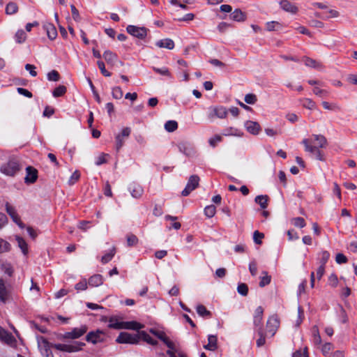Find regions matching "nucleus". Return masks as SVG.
<instances>
[{
  "label": "nucleus",
  "mask_w": 357,
  "mask_h": 357,
  "mask_svg": "<svg viewBox=\"0 0 357 357\" xmlns=\"http://www.w3.org/2000/svg\"><path fill=\"white\" fill-rule=\"evenodd\" d=\"M322 105L325 109L328 110H340V107L338 105L335 103H329L328 102L324 101L322 102Z\"/></svg>",
  "instance_id": "48"
},
{
  "label": "nucleus",
  "mask_w": 357,
  "mask_h": 357,
  "mask_svg": "<svg viewBox=\"0 0 357 357\" xmlns=\"http://www.w3.org/2000/svg\"><path fill=\"white\" fill-rule=\"evenodd\" d=\"M178 148L180 152L185 154L186 156L191 157L195 153V149L191 145L186 142H181L178 144Z\"/></svg>",
  "instance_id": "13"
},
{
  "label": "nucleus",
  "mask_w": 357,
  "mask_h": 357,
  "mask_svg": "<svg viewBox=\"0 0 357 357\" xmlns=\"http://www.w3.org/2000/svg\"><path fill=\"white\" fill-rule=\"evenodd\" d=\"M266 28L268 31H278L281 29L282 25L278 22L272 21L266 23Z\"/></svg>",
  "instance_id": "28"
},
{
  "label": "nucleus",
  "mask_w": 357,
  "mask_h": 357,
  "mask_svg": "<svg viewBox=\"0 0 357 357\" xmlns=\"http://www.w3.org/2000/svg\"><path fill=\"white\" fill-rule=\"evenodd\" d=\"M11 299V291L9 285L3 279L0 278V302L5 304Z\"/></svg>",
  "instance_id": "3"
},
{
  "label": "nucleus",
  "mask_w": 357,
  "mask_h": 357,
  "mask_svg": "<svg viewBox=\"0 0 357 357\" xmlns=\"http://www.w3.org/2000/svg\"><path fill=\"white\" fill-rule=\"evenodd\" d=\"M156 46L160 48H166L168 50H173L174 47V43L170 38H165L156 42Z\"/></svg>",
  "instance_id": "18"
},
{
  "label": "nucleus",
  "mask_w": 357,
  "mask_h": 357,
  "mask_svg": "<svg viewBox=\"0 0 357 357\" xmlns=\"http://www.w3.org/2000/svg\"><path fill=\"white\" fill-rule=\"evenodd\" d=\"M264 237L263 233H260L259 231H255L253 234V239L256 244L260 245L262 241L261 239Z\"/></svg>",
  "instance_id": "52"
},
{
  "label": "nucleus",
  "mask_w": 357,
  "mask_h": 357,
  "mask_svg": "<svg viewBox=\"0 0 357 357\" xmlns=\"http://www.w3.org/2000/svg\"><path fill=\"white\" fill-rule=\"evenodd\" d=\"M59 78L60 75L56 70H53L47 73V79L50 81L56 82L59 80Z\"/></svg>",
  "instance_id": "51"
},
{
  "label": "nucleus",
  "mask_w": 357,
  "mask_h": 357,
  "mask_svg": "<svg viewBox=\"0 0 357 357\" xmlns=\"http://www.w3.org/2000/svg\"><path fill=\"white\" fill-rule=\"evenodd\" d=\"M197 312L201 317H208L211 315V312L208 311L203 305H197Z\"/></svg>",
  "instance_id": "38"
},
{
  "label": "nucleus",
  "mask_w": 357,
  "mask_h": 357,
  "mask_svg": "<svg viewBox=\"0 0 357 357\" xmlns=\"http://www.w3.org/2000/svg\"><path fill=\"white\" fill-rule=\"evenodd\" d=\"M143 328V325L137 321H123V328L138 331Z\"/></svg>",
  "instance_id": "24"
},
{
  "label": "nucleus",
  "mask_w": 357,
  "mask_h": 357,
  "mask_svg": "<svg viewBox=\"0 0 357 357\" xmlns=\"http://www.w3.org/2000/svg\"><path fill=\"white\" fill-rule=\"evenodd\" d=\"M281 8L286 12L291 14H296L298 12V8L287 0H281L280 1Z\"/></svg>",
  "instance_id": "15"
},
{
  "label": "nucleus",
  "mask_w": 357,
  "mask_h": 357,
  "mask_svg": "<svg viewBox=\"0 0 357 357\" xmlns=\"http://www.w3.org/2000/svg\"><path fill=\"white\" fill-rule=\"evenodd\" d=\"M20 170V164L17 160H10L1 167V172L8 176H13Z\"/></svg>",
  "instance_id": "2"
},
{
  "label": "nucleus",
  "mask_w": 357,
  "mask_h": 357,
  "mask_svg": "<svg viewBox=\"0 0 357 357\" xmlns=\"http://www.w3.org/2000/svg\"><path fill=\"white\" fill-rule=\"evenodd\" d=\"M104 338L105 333L101 330H96V331L89 332L86 337V341L92 342L93 344L102 342L104 341Z\"/></svg>",
  "instance_id": "10"
},
{
  "label": "nucleus",
  "mask_w": 357,
  "mask_h": 357,
  "mask_svg": "<svg viewBox=\"0 0 357 357\" xmlns=\"http://www.w3.org/2000/svg\"><path fill=\"white\" fill-rule=\"evenodd\" d=\"M44 29L47 31V35L50 40H54L57 36L56 27L52 24H47L44 26Z\"/></svg>",
  "instance_id": "23"
},
{
  "label": "nucleus",
  "mask_w": 357,
  "mask_h": 357,
  "mask_svg": "<svg viewBox=\"0 0 357 357\" xmlns=\"http://www.w3.org/2000/svg\"><path fill=\"white\" fill-rule=\"evenodd\" d=\"M199 183V177L197 175H192L190 176L188 181L186 184L185 188L181 192V195L183 197H186L190 195V193L195 190Z\"/></svg>",
  "instance_id": "5"
},
{
  "label": "nucleus",
  "mask_w": 357,
  "mask_h": 357,
  "mask_svg": "<svg viewBox=\"0 0 357 357\" xmlns=\"http://www.w3.org/2000/svg\"><path fill=\"white\" fill-rule=\"evenodd\" d=\"M18 6L14 2H10L7 4L6 7V13L8 15H13L17 12Z\"/></svg>",
  "instance_id": "33"
},
{
  "label": "nucleus",
  "mask_w": 357,
  "mask_h": 357,
  "mask_svg": "<svg viewBox=\"0 0 357 357\" xmlns=\"http://www.w3.org/2000/svg\"><path fill=\"white\" fill-rule=\"evenodd\" d=\"M291 222L295 227H298L300 228H303L305 226V222L303 218H294L291 220Z\"/></svg>",
  "instance_id": "45"
},
{
  "label": "nucleus",
  "mask_w": 357,
  "mask_h": 357,
  "mask_svg": "<svg viewBox=\"0 0 357 357\" xmlns=\"http://www.w3.org/2000/svg\"><path fill=\"white\" fill-rule=\"evenodd\" d=\"M10 248L11 245L8 241L0 238V254L10 251Z\"/></svg>",
  "instance_id": "34"
},
{
  "label": "nucleus",
  "mask_w": 357,
  "mask_h": 357,
  "mask_svg": "<svg viewBox=\"0 0 357 357\" xmlns=\"http://www.w3.org/2000/svg\"><path fill=\"white\" fill-rule=\"evenodd\" d=\"M89 284L91 287H98L102 284L103 283V278L101 275L96 274L92 275L89 279Z\"/></svg>",
  "instance_id": "22"
},
{
  "label": "nucleus",
  "mask_w": 357,
  "mask_h": 357,
  "mask_svg": "<svg viewBox=\"0 0 357 357\" xmlns=\"http://www.w3.org/2000/svg\"><path fill=\"white\" fill-rule=\"evenodd\" d=\"M244 100L246 103L254 105L257 102V98L256 95L253 93H248L245 95Z\"/></svg>",
  "instance_id": "50"
},
{
  "label": "nucleus",
  "mask_w": 357,
  "mask_h": 357,
  "mask_svg": "<svg viewBox=\"0 0 357 357\" xmlns=\"http://www.w3.org/2000/svg\"><path fill=\"white\" fill-rule=\"evenodd\" d=\"M6 211L10 215L13 221L17 224L20 228L25 227V225L21 221L15 208L11 206L8 202L6 204Z\"/></svg>",
  "instance_id": "6"
},
{
  "label": "nucleus",
  "mask_w": 357,
  "mask_h": 357,
  "mask_svg": "<svg viewBox=\"0 0 357 357\" xmlns=\"http://www.w3.org/2000/svg\"><path fill=\"white\" fill-rule=\"evenodd\" d=\"M26 36L23 30H18L15 33V40L18 43H22L26 40Z\"/></svg>",
  "instance_id": "46"
},
{
  "label": "nucleus",
  "mask_w": 357,
  "mask_h": 357,
  "mask_svg": "<svg viewBox=\"0 0 357 357\" xmlns=\"http://www.w3.org/2000/svg\"><path fill=\"white\" fill-rule=\"evenodd\" d=\"M302 105L309 109H314L315 108V102L309 98H305L302 100Z\"/></svg>",
  "instance_id": "43"
},
{
  "label": "nucleus",
  "mask_w": 357,
  "mask_h": 357,
  "mask_svg": "<svg viewBox=\"0 0 357 357\" xmlns=\"http://www.w3.org/2000/svg\"><path fill=\"white\" fill-rule=\"evenodd\" d=\"M112 95L114 99L119 100L122 98L123 93L119 86H115L112 89Z\"/></svg>",
  "instance_id": "41"
},
{
  "label": "nucleus",
  "mask_w": 357,
  "mask_h": 357,
  "mask_svg": "<svg viewBox=\"0 0 357 357\" xmlns=\"http://www.w3.org/2000/svg\"><path fill=\"white\" fill-rule=\"evenodd\" d=\"M249 271L252 276H255L257 273V266L255 261H251L249 264Z\"/></svg>",
  "instance_id": "63"
},
{
  "label": "nucleus",
  "mask_w": 357,
  "mask_h": 357,
  "mask_svg": "<svg viewBox=\"0 0 357 357\" xmlns=\"http://www.w3.org/2000/svg\"><path fill=\"white\" fill-rule=\"evenodd\" d=\"M19 248L21 249L22 253L26 255L28 253V245L26 241L20 236H16Z\"/></svg>",
  "instance_id": "27"
},
{
  "label": "nucleus",
  "mask_w": 357,
  "mask_h": 357,
  "mask_svg": "<svg viewBox=\"0 0 357 357\" xmlns=\"http://www.w3.org/2000/svg\"><path fill=\"white\" fill-rule=\"evenodd\" d=\"M126 30L128 33L139 39H144L147 35V29L145 27L128 25Z\"/></svg>",
  "instance_id": "7"
},
{
  "label": "nucleus",
  "mask_w": 357,
  "mask_h": 357,
  "mask_svg": "<svg viewBox=\"0 0 357 357\" xmlns=\"http://www.w3.org/2000/svg\"><path fill=\"white\" fill-rule=\"evenodd\" d=\"M129 190L132 197L139 199L142 197L144 190L143 188L137 184H132L129 187Z\"/></svg>",
  "instance_id": "17"
},
{
  "label": "nucleus",
  "mask_w": 357,
  "mask_h": 357,
  "mask_svg": "<svg viewBox=\"0 0 357 357\" xmlns=\"http://www.w3.org/2000/svg\"><path fill=\"white\" fill-rule=\"evenodd\" d=\"M263 276L260 277L259 287H264L266 285H268L271 280V277L268 274L266 271H263Z\"/></svg>",
  "instance_id": "29"
},
{
  "label": "nucleus",
  "mask_w": 357,
  "mask_h": 357,
  "mask_svg": "<svg viewBox=\"0 0 357 357\" xmlns=\"http://www.w3.org/2000/svg\"><path fill=\"white\" fill-rule=\"evenodd\" d=\"M167 354L169 357H187V356L182 351H181L178 348H176L173 350H167Z\"/></svg>",
  "instance_id": "36"
},
{
  "label": "nucleus",
  "mask_w": 357,
  "mask_h": 357,
  "mask_svg": "<svg viewBox=\"0 0 357 357\" xmlns=\"http://www.w3.org/2000/svg\"><path fill=\"white\" fill-rule=\"evenodd\" d=\"M247 130L252 135H258L260 131V126L257 122L248 121L245 123Z\"/></svg>",
  "instance_id": "16"
},
{
  "label": "nucleus",
  "mask_w": 357,
  "mask_h": 357,
  "mask_svg": "<svg viewBox=\"0 0 357 357\" xmlns=\"http://www.w3.org/2000/svg\"><path fill=\"white\" fill-rule=\"evenodd\" d=\"M85 346L84 342H75L72 344H50V342L43 337L38 338V347L40 351L41 354L43 357H53L51 347H54L56 349L68 353H74L81 351L83 347Z\"/></svg>",
  "instance_id": "1"
},
{
  "label": "nucleus",
  "mask_w": 357,
  "mask_h": 357,
  "mask_svg": "<svg viewBox=\"0 0 357 357\" xmlns=\"http://www.w3.org/2000/svg\"><path fill=\"white\" fill-rule=\"evenodd\" d=\"M102 57L107 62V63L111 65H114L117 61V55L109 50H106L102 54Z\"/></svg>",
  "instance_id": "19"
},
{
  "label": "nucleus",
  "mask_w": 357,
  "mask_h": 357,
  "mask_svg": "<svg viewBox=\"0 0 357 357\" xmlns=\"http://www.w3.org/2000/svg\"><path fill=\"white\" fill-rule=\"evenodd\" d=\"M25 69L29 72L30 75L32 77H36L37 75V72L35 70L36 67L32 64H26Z\"/></svg>",
  "instance_id": "62"
},
{
  "label": "nucleus",
  "mask_w": 357,
  "mask_h": 357,
  "mask_svg": "<svg viewBox=\"0 0 357 357\" xmlns=\"http://www.w3.org/2000/svg\"><path fill=\"white\" fill-rule=\"evenodd\" d=\"M79 177L80 173L78 171H75L68 179V183L70 185L75 184L79 180Z\"/></svg>",
  "instance_id": "49"
},
{
  "label": "nucleus",
  "mask_w": 357,
  "mask_h": 357,
  "mask_svg": "<svg viewBox=\"0 0 357 357\" xmlns=\"http://www.w3.org/2000/svg\"><path fill=\"white\" fill-rule=\"evenodd\" d=\"M302 144L305 146V151H307V152H310V153H312L314 154L316 151H317V149H318L317 146H312L310 144V142L309 139H303Z\"/></svg>",
  "instance_id": "30"
},
{
  "label": "nucleus",
  "mask_w": 357,
  "mask_h": 357,
  "mask_svg": "<svg viewBox=\"0 0 357 357\" xmlns=\"http://www.w3.org/2000/svg\"><path fill=\"white\" fill-rule=\"evenodd\" d=\"M302 356H303V357H309L307 347L304 348L303 354H302L301 350H297L292 354V357H302Z\"/></svg>",
  "instance_id": "61"
},
{
  "label": "nucleus",
  "mask_w": 357,
  "mask_h": 357,
  "mask_svg": "<svg viewBox=\"0 0 357 357\" xmlns=\"http://www.w3.org/2000/svg\"><path fill=\"white\" fill-rule=\"evenodd\" d=\"M108 326L111 328L121 329L123 328V321H119L116 319H111Z\"/></svg>",
  "instance_id": "44"
},
{
  "label": "nucleus",
  "mask_w": 357,
  "mask_h": 357,
  "mask_svg": "<svg viewBox=\"0 0 357 357\" xmlns=\"http://www.w3.org/2000/svg\"><path fill=\"white\" fill-rule=\"evenodd\" d=\"M314 139L318 142L319 147L324 148L327 144L326 138L321 135H314Z\"/></svg>",
  "instance_id": "37"
},
{
  "label": "nucleus",
  "mask_w": 357,
  "mask_h": 357,
  "mask_svg": "<svg viewBox=\"0 0 357 357\" xmlns=\"http://www.w3.org/2000/svg\"><path fill=\"white\" fill-rule=\"evenodd\" d=\"M268 197L267 195H258L255 197V202L258 204L262 209H265L268 206Z\"/></svg>",
  "instance_id": "25"
},
{
  "label": "nucleus",
  "mask_w": 357,
  "mask_h": 357,
  "mask_svg": "<svg viewBox=\"0 0 357 357\" xmlns=\"http://www.w3.org/2000/svg\"><path fill=\"white\" fill-rule=\"evenodd\" d=\"M87 331L86 326H82L79 328H75L70 332H66L63 335L64 339H77L82 336Z\"/></svg>",
  "instance_id": "8"
},
{
  "label": "nucleus",
  "mask_w": 357,
  "mask_h": 357,
  "mask_svg": "<svg viewBox=\"0 0 357 357\" xmlns=\"http://www.w3.org/2000/svg\"><path fill=\"white\" fill-rule=\"evenodd\" d=\"M1 271L4 272V273L8 275L9 276H12L13 273V268L10 264L7 262H3L1 265Z\"/></svg>",
  "instance_id": "35"
},
{
  "label": "nucleus",
  "mask_w": 357,
  "mask_h": 357,
  "mask_svg": "<svg viewBox=\"0 0 357 357\" xmlns=\"http://www.w3.org/2000/svg\"><path fill=\"white\" fill-rule=\"evenodd\" d=\"M216 212V208L214 205L207 206L204 208V214L208 218H212L215 215Z\"/></svg>",
  "instance_id": "39"
},
{
  "label": "nucleus",
  "mask_w": 357,
  "mask_h": 357,
  "mask_svg": "<svg viewBox=\"0 0 357 357\" xmlns=\"http://www.w3.org/2000/svg\"><path fill=\"white\" fill-rule=\"evenodd\" d=\"M217 337L215 335H210L208 337V344L204 346V348L209 351L216 350L217 346Z\"/></svg>",
  "instance_id": "20"
},
{
  "label": "nucleus",
  "mask_w": 357,
  "mask_h": 357,
  "mask_svg": "<svg viewBox=\"0 0 357 357\" xmlns=\"http://www.w3.org/2000/svg\"><path fill=\"white\" fill-rule=\"evenodd\" d=\"M142 336L144 341L151 345H155L157 344V341L154 340L149 335L146 333H142Z\"/></svg>",
  "instance_id": "59"
},
{
  "label": "nucleus",
  "mask_w": 357,
  "mask_h": 357,
  "mask_svg": "<svg viewBox=\"0 0 357 357\" xmlns=\"http://www.w3.org/2000/svg\"><path fill=\"white\" fill-rule=\"evenodd\" d=\"M279 320L276 316H271L267 321L266 327L267 332L273 336L279 327Z\"/></svg>",
  "instance_id": "12"
},
{
  "label": "nucleus",
  "mask_w": 357,
  "mask_h": 357,
  "mask_svg": "<svg viewBox=\"0 0 357 357\" xmlns=\"http://www.w3.org/2000/svg\"><path fill=\"white\" fill-rule=\"evenodd\" d=\"M153 70L155 73H157L158 74H160L161 75L167 76V77H169L170 76V73H169V71L168 68H167L165 67H163V68H161L153 67Z\"/></svg>",
  "instance_id": "54"
},
{
  "label": "nucleus",
  "mask_w": 357,
  "mask_h": 357,
  "mask_svg": "<svg viewBox=\"0 0 357 357\" xmlns=\"http://www.w3.org/2000/svg\"><path fill=\"white\" fill-rule=\"evenodd\" d=\"M26 175L24 178L25 183H34L38 178V171L35 168H33L31 166H29L26 168Z\"/></svg>",
  "instance_id": "14"
},
{
  "label": "nucleus",
  "mask_w": 357,
  "mask_h": 357,
  "mask_svg": "<svg viewBox=\"0 0 357 357\" xmlns=\"http://www.w3.org/2000/svg\"><path fill=\"white\" fill-rule=\"evenodd\" d=\"M77 290H85L87 288V282L85 279L77 283L75 286Z\"/></svg>",
  "instance_id": "60"
},
{
  "label": "nucleus",
  "mask_w": 357,
  "mask_h": 357,
  "mask_svg": "<svg viewBox=\"0 0 357 357\" xmlns=\"http://www.w3.org/2000/svg\"><path fill=\"white\" fill-rule=\"evenodd\" d=\"M303 61L306 66L319 68L320 67V64L315 60L309 58V57H303Z\"/></svg>",
  "instance_id": "31"
},
{
  "label": "nucleus",
  "mask_w": 357,
  "mask_h": 357,
  "mask_svg": "<svg viewBox=\"0 0 357 357\" xmlns=\"http://www.w3.org/2000/svg\"><path fill=\"white\" fill-rule=\"evenodd\" d=\"M329 257H330V253L328 251H323L321 253L320 266H325V264L328 261Z\"/></svg>",
  "instance_id": "53"
},
{
  "label": "nucleus",
  "mask_w": 357,
  "mask_h": 357,
  "mask_svg": "<svg viewBox=\"0 0 357 357\" xmlns=\"http://www.w3.org/2000/svg\"><path fill=\"white\" fill-rule=\"evenodd\" d=\"M263 312H264V309L261 306L257 307V309L255 310V315H254V324L256 326L261 327Z\"/></svg>",
  "instance_id": "21"
},
{
  "label": "nucleus",
  "mask_w": 357,
  "mask_h": 357,
  "mask_svg": "<svg viewBox=\"0 0 357 357\" xmlns=\"http://www.w3.org/2000/svg\"><path fill=\"white\" fill-rule=\"evenodd\" d=\"M98 66L101 72V73L105 77H110L111 73L106 70L105 67V63L102 61H98L97 62Z\"/></svg>",
  "instance_id": "56"
},
{
  "label": "nucleus",
  "mask_w": 357,
  "mask_h": 357,
  "mask_svg": "<svg viewBox=\"0 0 357 357\" xmlns=\"http://www.w3.org/2000/svg\"><path fill=\"white\" fill-rule=\"evenodd\" d=\"M231 18L236 22H242L245 20V15L241 10L236 9L231 13Z\"/></svg>",
  "instance_id": "26"
},
{
  "label": "nucleus",
  "mask_w": 357,
  "mask_h": 357,
  "mask_svg": "<svg viewBox=\"0 0 357 357\" xmlns=\"http://www.w3.org/2000/svg\"><path fill=\"white\" fill-rule=\"evenodd\" d=\"M66 92V87L63 85H60L54 90L52 94L54 97H60L65 94Z\"/></svg>",
  "instance_id": "40"
},
{
  "label": "nucleus",
  "mask_w": 357,
  "mask_h": 357,
  "mask_svg": "<svg viewBox=\"0 0 357 357\" xmlns=\"http://www.w3.org/2000/svg\"><path fill=\"white\" fill-rule=\"evenodd\" d=\"M259 338L257 340V347H261L265 344L266 340L261 327L258 329Z\"/></svg>",
  "instance_id": "55"
},
{
  "label": "nucleus",
  "mask_w": 357,
  "mask_h": 357,
  "mask_svg": "<svg viewBox=\"0 0 357 357\" xmlns=\"http://www.w3.org/2000/svg\"><path fill=\"white\" fill-rule=\"evenodd\" d=\"M237 291L239 294L242 296H247L248 293V285L245 283H241L238 285Z\"/></svg>",
  "instance_id": "47"
},
{
  "label": "nucleus",
  "mask_w": 357,
  "mask_h": 357,
  "mask_svg": "<svg viewBox=\"0 0 357 357\" xmlns=\"http://www.w3.org/2000/svg\"><path fill=\"white\" fill-rule=\"evenodd\" d=\"M0 340L10 347H14L16 343L15 338L13 335L0 326Z\"/></svg>",
  "instance_id": "11"
},
{
  "label": "nucleus",
  "mask_w": 357,
  "mask_h": 357,
  "mask_svg": "<svg viewBox=\"0 0 357 357\" xmlns=\"http://www.w3.org/2000/svg\"><path fill=\"white\" fill-rule=\"evenodd\" d=\"M227 115V110L223 106L211 107L208 109V119L213 121L215 117L225 119Z\"/></svg>",
  "instance_id": "4"
},
{
  "label": "nucleus",
  "mask_w": 357,
  "mask_h": 357,
  "mask_svg": "<svg viewBox=\"0 0 357 357\" xmlns=\"http://www.w3.org/2000/svg\"><path fill=\"white\" fill-rule=\"evenodd\" d=\"M178 128V123L176 121H167L165 124V129L169 132L175 131Z\"/></svg>",
  "instance_id": "32"
},
{
  "label": "nucleus",
  "mask_w": 357,
  "mask_h": 357,
  "mask_svg": "<svg viewBox=\"0 0 357 357\" xmlns=\"http://www.w3.org/2000/svg\"><path fill=\"white\" fill-rule=\"evenodd\" d=\"M138 242V238L135 235L130 234L127 236V244L128 246H134Z\"/></svg>",
  "instance_id": "57"
},
{
  "label": "nucleus",
  "mask_w": 357,
  "mask_h": 357,
  "mask_svg": "<svg viewBox=\"0 0 357 357\" xmlns=\"http://www.w3.org/2000/svg\"><path fill=\"white\" fill-rule=\"evenodd\" d=\"M312 333L314 337V342L316 344H320L321 343V338L319 335L318 327L317 326H313Z\"/></svg>",
  "instance_id": "42"
},
{
  "label": "nucleus",
  "mask_w": 357,
  "mask_h": 357,
  "mask_svg": "<svg viewBox=\"0 0 357 357\" xmlns=\"http://www.w3.org/2000/svg\"><path fill=\"white\" fill-rule=\"evenodd\" d=\"M335 261L337 264H344L347 261V258L342 253H338L335 257Z\"/></svg>",
  "instance_id": "64"
},
{
  "label": "nucleus",
  "mask_w": 357,
  "mask_h": 357,
  "mask_svg": "<svg viewBox=\"0 0 357 357\" xmlns=\"http://www.w3.org/2000/svg\"><path fill=\"white\" fill-rule=\"evenodd\" d=\"M162 341L167 345V347L169 348L168 350H173L177 347L176 346L175 343L171 341L167 336H165Z\"/></svg>",
  "instance_id": "58"
},
{
  "label": "nucleus",
  "mask_w": 357,
  "mask_h": 357,
  "mask_svg": "<svg viewBox=\"0 0 357 357\" xmlns=\"http://www.w3.org/2000/svg\"><path fill=\"white\" fill-rule=\"evenodd\" d=\"M138 337L128 333L122 332L116 338V342L121 344H135L138 342Z\"/></svg>",
  "instance_id": "9"
}]
</instances>
